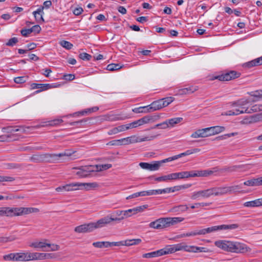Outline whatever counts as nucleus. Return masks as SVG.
Masks as SVG:
<instances>
[{
  "label": "nucleus",
  "mask_w": 262,
  "mask_h": 262,
  "mask_svg": "<svg viewBox=\"0 0 262 262\" xmlns=\"http://www.w3.org/2000/svg\"><path fill=\"white\" fill-rule=\"evenodd\" d=\"M170 226L174 225L184 220V218L180 217H168Z\"/></svg>",
  "instance_id": "obj_36"
},
{
  "label": "nucleus",
  "mask_w": 262,
  "mask_h": 262,
  "mask_svg": "<svg viewBox=\"0 0 262 262\" xmlns=\"http://www.w3.org/2000/svg\"><path fill=\"white\" fill-rule=\"evenodd\" d=\"M18 41L17 37H12L10 38L7 42L6 43L7 46L13 47Z\"/></svg>",
  "instance_id": "obj_51"
},
{
  "label": "nucleus",
  "mask_w": 262,
  "mask_h": 262,
  "mask_svg": "<svg viewBox=\"0 0 262 262\" xmlns=\"http://www.w3.org/2000/svg\"><path fill=\"white\" fill-rule=\"evenodd\" d=\"M161 229L170 227L168 217H161L159 219Z\"/></svg>",
  "instance_id": "obj_30"
},
{
  "label": "nucleus",
  "mask_w": 262,
  "mask_h": 262,
  "mask_svg": "<svg viewBox=\"0 0 262 262\" xmlns=\"http://www.w3.org/2000/svg\"><path fill=\"white\" fill-rule=\"evenodd\" d=\"M241 74L235 71H231L225 74H223L214 77V79H218L220 81H229L232 79L238 78L240 76Z\"/></svg>",
  "instance_id": "obj_7"
},
{
  "label": "nucleus",
  "mask_w": 262,
  "mask_h": 262,
  "mask_svg": "<svg viewBox=\"0 0 262 262\" xmlns=\"http://www.w3.org/2000/svg\"><path fill=\"white\" fill-rule=\"evenodd\" d=\"M3 132L7 133H12L13 132H20L21 133H25L26 132V128L23 126H7L4 127L2 129Z\"/></svg>",
  "instance_id": "obj_16"
},
{
  "label": "nucleus",
  "mask_w": 262,
  "mask_h": 262,
  "mask_svg": "<svg viewBox=\"0 0 262 262\" xmlns=\"http://www.w3.org/2000/svg\"><path fill=\"white\" fill-rule=\"evenodd\" d=\"M207 130L208 129L205 128L198 129L191 134V137L193 138L206 137V136L207 135L205 134L206 133Z\"/></svg>",
  "instance_id": "obj_26"
},
{
  "label": "nucleus",
  "mask_w": 262,
  "mask_h": 262,
  "mask_svg": "<svg viewBox=\"0 0 262 262\" xmlns=\"http://www.w3.org/2000/svg\"><path fill=\"white\" fill-rule=\"evenodd\" d=\"M215 245L228 252H231L232 242L229 241H218L215 242Z\"/></svg>",
  "instance_id": "obj_13"
},
{
  "label": "nucleus",
  "mask_w": 262,
  "mask_h": 262,
  "mask_svg": "<svg viewBox=\"0 0 262 262\" xmlns=\"http://www.w3.org/2000/svg\"><path fill=\"white\" fill-rule=\"evenodd\" d=\"M166 162L164 159L161 161H154L153 163L141 162L139 163V166L142 169L149 170L150 171H155L159 169L162 164Z\"/></svg>",
  "instance_id": "obj_5"
},
{
  "label": "nucleus",
  "mask_w": 262,
  "mask_h": 262,
  "mask_svg": "<svg viewBox=\"0 0 262 262\" xmlns=\"http://www.w3.org/2000/svg\"><path fill=\"white\" fill-rule=\"evenodd\" d=\"M161 250H159L156 251L151 252L150 253H145L143 254L142 257L143 258H152L162 256Z\"/></svg>",
  "instance_id": "obj_29"
},
{
  "label": "nucleus",
  "mask_w": 262,
  "mask_h": 262,
  "mask_svg": "<svg viewBox=\"0 0 262 262\" xmlns=\"http://www.w3.org/2000/svg\"><path fill=\"white\" fill-rule=\"evenodd\" d=\"M16 261H26V254L25 252L16 253Z\"/></svg>",
  "instance_id": "obj_40"
},
{
  "label": "nucleus",
  "mask_w": 262,
  "mask_h": 262,
  "mask_svg": "<svg viewBox=\"0 0 262 262\" xmlns=\"http://www.w3.org/2000/svg\"><path fill=\"white\" fill-rule=\"evenodd\" d=\"M262 65V56L250 61L247 62L243 64V67L248 69L254 67Z\"/></svg>",
  "instance_id": "obj_19"
},
{
  "label": "nucleus",
  "mask_w": 262,
  "mask_h": 262,
  "mask_svg": "<svg viewBox=\"0 0 262 262\" xmlns=\"http://www.w3.org/2000/svg\"><path fill=\"white\" fill-rule=\"evenodd\" d=\"M119 220L117 219V217H109L108 216L104 217L99 220L97 222L95 223L96 229L101 228L105 226V225L109 224L112 221L118 222Z\"/></svg>",
  "instance_id": "obj_12"
},
{
  "label": "nucleus",
  "mask_w": 262,
  "mask_h": 262,
  "mask_svg": "<svg viewBox=\"0 0 262 262\" xmlns=\"http://www.w3.org/2000/svg\"><path fill=\"white\" fill-rule=\"evenodd\" d=\"M198 90L196 86H189L179 90V94L181 95H187L191 94Z\"/></svg>",
  "instance_id": "obj_27"
},
{
  "label": "nucleus",
  "mask_w": 262,
  "mask_h": 262,
  "mask_svg": "<svg viewBox=\"0 0 262 262\" xmlns=\"http://www.w3.org/2000/svg\"><path fill=\"white\" fill-rule=\"evenodd\" d=\"M179 179H182L184 178H188L191 177V171H182L178 172Z\"/></svg>",
  "instance_id": "obj_47"
},
{
  "label": "nucleus",
  "mask_w": 262,
  "mask_h": 262,
  "mask_svg": "<svg viewBox=\"0 0 262 262\" xmlns=\"http://www.w3.org/2000/svg\"><path fill=\"white\" fill-rule=\"evenodd\" d=\"M27 76H20L15 77L14 81L16 83H23L27 81Z\"/></svg>",
  "instance_id": "obj_52"
},
{
  "label": "nucleus",
  "mask_w": 262,
  "mask_h": 262,
  "mask_svg": "<svg viewBox=\"0 0 262 262\" xmlns=\"http://www.w3.org/2000/svg\"><path fill=\"white\" fill-rule=\"evenodd\" d=\"M32 32L30 29H24L20 31L21 34L25 37H27Z\"/></svg>",
  "instance_id": "obj_62"
},
{
  "label": "nucleus",
  "mask_w": 262,
  "mask_h": 262,
  "mask_svg": "<svg viewBox=\"0 0 262 262\" xmlns=\"http://www.w3.org/2000/svg\"><path fill=\"white\" fill-rule=\"evenodd\" d=\"M251 249L245 244L236 242H232L231 252L236 253H245L250 252Z\"/></svg>",
  "instance_id": "obj_6"
},
{
  "label": "nucleus",
  "mask_w": 262,
  "mask_h": 262,
  "mask_svg": "<svg viewBox=\"0 0 262 262\" xmlns=\"http://www.w3.org/2000/svg\"><path fill=\"white\" fill-rule=\"evenodd\" d=\"M211 190L212 195L219 196L226 194L227 193L226 186L212 187L211 188Z\"/></svg>",
  "instance_id": "obj_21"
},
{
  "label": "nucleus",
  "mask_w": 262,
  "mask_h": 262,
  "mask_svg": "<svg viewBox=\"0 0 262 262\" xmlns=\"http://www.w3.org/2000/svg\"><path fill=\"white\" fill-rule=\"evenodd\" d=\"M82 169L83 170V172L84 173H86L89 174V173H90L91 172H94L98 170L97 169H96L95 166H87L84 167H82Z\"/></svg>",
  "instance_id": "obj_42"
},
{
  "label": "nucleus",
  "mask_w": 262,
  "mask_h": 262,
  "mask_svg": "<svg viewBox=\"0 0 262 262\" xmlns=\"http://www.w3.org/2000/svg\"><path fill=\"white\" fill-rule=\"evenodd\" d=\"M211 196H212V193L210 188L205 190L193 192L192 194L191 198L192 200H196L200 198H208Z\"/></svg>",
  "instance_id": "obj_10"
},
{
  "label": "nucleus",
  "mask_w": 262,
  "mask_h": 262,
  "mask_svg": "<svg viewBox=\"0 0 262 262\" xmlns=\"http://www.w3.org/2000/svg\"><path fill=\"white\" fill-rule=\"evenodd\" d=\"M183 120V118L181 117H178V118H171L170 119H168L167 120H166V122L167 123V125L169 127H172L175 124H178L180 123L181 121H182Z\"/></svg>",
  "instance_id": "obj_31"
},
{
  "label": "nucleus",
  "mask_w": 262,
  "mask_h": 262,
  "mask_svg": "<svg viewBox=\"0 0 262 262\" xmlns=\"http://www.w3.org/2000/svg\"><path fill=\"white\" fill-rule=\"evenodd\" d=\"M33 14L38 23H40L44 22V19L42 17V15L43 14V7L39 8L36 11H34Z\"/></svg>",
  "instance_id": "obj_24"
},
{
  "label": "nucleus",
  "mask_w": 262,
  "mask_h": 262,
  "mask_svg": "<svg viewBox=\"0 0 262 262\" xmlns=\"http://www.w3.org/2000/svg\"><path fill=\"white\" fill-rule=\"evenodd\" d=\"M39 210L33 207H7V216H20L32 213H37Z\"/></svg>",
  "instance_id": "obj_1"
},
{
  "label": "nucleus",
  "mask_w": 262,
  "mask_h": 262,
  "mask_svg": "<svg viewBox=\"0 0 262 262\" xmlns=\"http://www.w3.org/2000/svg\"><path fill=\"white\" fill-rule=\"evenodd\" d=\"M188 209V207L186 205H180L173 207L170 210V212L177 213L180 214L187 211Z\"/></svg>",
  "instance_id": "obj_25"
},
{
  "label": "nucleus",
  "mask_w": 262,
  "mask_h": 262,
  "mask_svg": "<svg viewBox=\"0 0 262 262\" xmlns=\"http://www.w3.org/2000/svg\"><path fill=\"white\" fill-rule=\"evenodd\" d=\"M205 249L206 248L204 247H199L194 246H187L185 245H184L183 246V250L189 252H206Z\"/></svg>",
  "instance_id": "obj_22"
},
{
  "label": "nucleus",
  "mask_w": 262,
  "mask_h": 262,
  "mask_svg": "<svg viewBox=\"0 0 262 262\" xmlns=\"http://www.w3.org/2000/svg\"><path fill=\"white\" fill-rule=\"evenodd\" d=\"M186 156V155H185V153L184 152L181 153L178 155H176V156L166 158V159H164V161H166V162H170V161L177 160L178 158H181L182 157Z\"/></svg>",
  "instance_id": "obj_44"
},
{
  "label": "nucleus",
  "mask_w": 262,
  "mask_h": 262,
  "mask_svg": "<svg viewBox=\"0 0 262 262\" xmlns=\"http://www.w3.org/2000/svg\"><path fill=\"white\" fill-rule=\"evenodd\" d=\"M79 57L83 60L89 61L91 60L92 56L86 53H82L79 55Z\"/></svg>",
  "instance_id": "obj_54"
},
{
  "label": "nucleus",
  "mask_w": 262,
  "mask_h": 262,
  "mask_svg": "<svg viewBox=\"0 0 262 262\" xmlns=\"http://www.w3.org/2000/svg\"><path fill=\"white\" fill-rule=\"evenodd\" d=\"M246 110H244V111H238L236 112V114H243V113H247L251 114L255 112H257L259 111H262V106L261 104H255L252 106L250 108L246 107Z\"/></svg>",
  "instance_id": "obj_17"
},
{
  "label": "nucleus",
  "mask_w": 262,
  "mask_h": 262,
  "mask_svg": "<svg viewBox=\"0 0 262 262\" xmlns=\"http://www.w3.org/2000/svg\"><path fill=\"white\" fill-rule=\"evenodd\" d=\"M93 246L96 248H108L112 246H117L116 242H97L93 243Z\"/></svg>",
  "instance_id": "obj_20"
},
{
  "label": "nucleus",
  "mask_w": 262,
  "mask_h": 262,
  "mask_svg": "<svg viewBox=\"0 0 262 262\" xmlns=\"http://www.w3.org/2000/svg\"><path fill=\"white\" fill-rule=\"evenodd\" d=\"M238 227V225L236 224L231 225H222L220 226H214L207 228L202 229L199 230L200 235L206 234L215 232L219 230H232L235 229Z\"/></svg>",
  "instance_id": "obj_4"
},
{
  "label": "nucleus",
  "mask_w": 262,
  "mask_h": 262,
  "mask_svg": "<svg viewBox=\"0 0 262 262\" xmlns=\"http://www.w3.org/2000/svg\"><path fill=\"white\" fill-rule=\"evenodd\" d=\"M86 122H87V119H83L79 121L70 122V125L71 126H80L82 123H85Z\"/></svg>",
  "instance_id": "obj_60"
},
{
  "label": "nucleus",
  "mask_w": 262,
  "mask_h": 262,
  "mask_svg": "<svg viewBox=\"0 0 262 262\" xmlns=\"http://www.w3.org/2000/svg\"><path fill=\"white\" fill-rule=\"evenodd\" d=\"M244 184L248 186H262L261 178L260 177L247 180L244 183Z\"/></svg>",
  "instance_id": "obj_23"
},
{
  "label": "nucleus",
  "mask_w": 262,
  "mask_h": 262,
  "mask_svg": "<svg viewBox=\"0 0 262 262\" xmlns=\"http://www.w3.org/2000/svg\"><path fill=\"white\" fill-rule=\"evenodd\" d=\"M121 68V66H120L118 64L112 63L107 65L106 67V70L108 71H113L119 70Z\"/></svg>",
  "instance_id": "obj_45"
},
{
  "label": "nucleus",
  "mask_w": 262,
  "mask_h": 262,
  "mask_svg": "<svg viewBox=\"0 0 262 262\" xmlns=\"http://www.w3.org/2000/svg\"><path fill=\"white\" fill-rule=\"evenodd\" d=\"M146 206L145 205H143L142 206H139L136 208H132L133 211V214H136L138 212H141L143 210L144 208H146Z\"/></svg>",
  "instance_id": "obj_61"
},
{
  "label": "nucleus",
  "mask_w": 262,
  "mask_h": 262,
  "mask_svg": "<svg viewBox=\"0 0 262 262\" xmlns=\"http://www.w3.org/2000/svg\"><path fill=\"white\" fill-rule=\"evenodd\" d=\"M161 253H162V255L176 252L174 245L169 246L165 248L161 249Z\"/></svg>",
  "instance_id": "obj_34"
},
{
  "label": "nucleus",
  "mask_w": 262,
  "mask_h": 262,
  "mask_svg": "<svg viewBox=\"0 0 262 262\" xmlns=\"http://www.w3.org/2000/svg\"><path fill=\"white\" fill-rule=\"evenodd\" d=\"M162 100V104H164V107L168 106L170 103L173 101L174 98L173 97H168L161 99Z\"/></svg>",
  "instance_id": "obj_49"
},
{
  "label": "nucleus",
  "mask_w": 262,
  "mask_h": 262,
  "mask_svg": "<svg viewBox=\"0 0 262 262\" xmlns=\"http://www.w3.org/2000/svg\"><path fill=\"white\" fill-rule=\"evenodd\" d=\"M224 129L225 127L221 126H212V130H213V135L223 132Z\"/></svg>",
  "instance_id": "obj_50"
},
{
  "label": "nucleus",
  "mask_w": 262,
  "mask_h": 262,
  "mask_svg": "<svg viewBox=\"0 0 262 262\" xmlns=\"http://www.w3.org/2000/svg\"><path fill=\"white\" fill-rule=\"evenodd\" d=\"M248 103V100L244 99H242L236 101L231 102V106L234 108L231 110L227 111L225 113V115L228 116L239 115V114H236L237 111H244V110H246V107L244 106Z\"/></svg>",
  "instance_id": "obj_3"
},
{
  "label": "nucleus",
  "mask_w": 262,
  "mask_h": 262,
  "mask_svg": "<svg viewBox=\"0 0 262 262\" xmlns=\"http://www.w3.org/2000/svg\"><path fill=\"white\" fill-rule=\"evenodd\" d=\"M168 127V125L166 121L163 122L161 123L157 124L151 127L152 129H154L156 128H159L161 129H166Z\"/></svg>",
  "instance_id": "obj_56"
},
{
  "label": "nucleus",
  "mask_w": 262,
  "mask_h": 262,
  "mask_svg": "<svg viewBox=\"0 0 262 262\" xmlns=\"http://www.w3.org/2000/svg\"><path fill=\"white\" fill-rule=\"evenodd\" d=\"M15 179L13 177L8 176H0V182H12Z\"/></svg>",
  "instance_id": "obj_57"
},
{
  "label": "nucleus",
  "mask_w": 262,
  "mask_h": 262,
  "mask_svg": "<svg viewBox=\"0 0 262 262\" xmlns=\"http://www.w3.org/2000/svg\"><path fill=\"white\" fill-rule=\"evenodd\" d=\"M155 181H158V182L166 181L170 180L169 174L168 175L163 176L156 178L155 179Z\"/></svg>",
  "instance_id": "obj_59"
},
{
  "label": "nucleus",
  "mask_w": 262,
  "mask_h": 262,
  "mask_svg": "<svg viewBox=\"0 0 262 262\" xmlns=\"http://www.w3.org/2000/svg\"><path fill=\"white\" fill-rule=\"evenodd\" d=\"M200 150H201V149L199 148H193L191 149L187 150L186 151H185L184 152L185 153V155L186 156H188V155H190L194 154V153H196V152H200Z\"/></svg>",
  "instance_id": "obj_63"
},
{
  "label": "nucleus",
  "mask_w": 262,
  "mask_h": 262,
  "mask_svg": "<svg viewBox=\"0 0 262 262\" xmlns=\"http://www.w3.org/2000/svg\"><path fill=\"white\" fill-rule=\"evenodd\" d=\"M162 100L159 99L152 102L150 105L146 106L147 107V112H150L160 110L164 107V105L162 104Z\"/></svg>",
  "instance_id": "obj_15"
},
{
  "label": "nucleus",
  "mask_w": 262,
  "mask_h": 262,
  "mask_svg": "<svg viewBox=\"0 0 262 262\" xmlns=\"http://www.w3.org/2000/svg\"><path fill=\"white\" fill-rule=\"evenodd\" d=\"M59 44L61 46L63 47L64 48L67 50H70L72 48L73 45L72 43L70 42L69 41L66 40H62L59 42Z\"/></svg>",
  "instance_id": "obj_43"
},
{
  "label": "nucleus",
  "mask_w": 262,
  "mask_h": 262,
  "mask_svg": "<svg viewBox=\"0 0 262 262\" xmlns=\"http://www.w3.org/2000/svg\"><path fill=\"white\" fill-rule=\"evenodd\" d=\"M96 183H73L63 186L66 191H73L77 189H85L89 190L92 188L98 187Z\"/></svg>",
  "instance_id": "obj_2"
},
{
  "label": "nucleus",
  "mask_w": 262,
  "mask_h": 262,
  "mask_svg": "<svg viewBox=\"0 0 262 262\" xmlns=\"http://www.w3.org/2000/svg\"><path fill=\"white\" fill-rule=\"evenodd\" d=\"M213 171L211 170H192L191 171V177H208L211 175Z\"/></svg>",
  "instance_id": "obj_18"
},
{
  "label": "nucleus",
  "mask_w": 262,
  "mask_h": 262,
  "mask_svg": "<svg viewBox=\"0 0 262 262\" xmlns=\"http://www.w3.org/2000/svg\"><path fill=\"white\" fill-rule=\"evenodd\" d=\"M76 152V150L72 149H66L63 152L59 154H52L53 162H57L59 161V158L62 157H70Z\"/></svg>",
  "instance_id": "obj_14"
},
{
  "label": "nucleus",
  "mask_w": 262,
  "mask_h": 262,
  "mask_svg": "<svg viewBox=\"0 0 262 262\" xmlns=\"http://www.w3.org/2000/svg\"><path fill=\"white\" fill-rule=\"evenodd\" d=\"M116 244H117V246H130L134 245L133 239L117 242H116Z\"/></svg>",
  "instance_id": "obj_37"
},
{
  "label": "nucleus",
  "mask_w": 262,
  "mask_h": 262,
  "mask_svg": "<svg viewBox=\"0 0 262 262\" xmlns=\"http://www.w3.org/2000/svg\"><path fill=\"white\" fill-rule=\"evenodd\" d=\"M122 118L120 117L118 115H110L107 116L106 119V120L109 121H115L117 120H121Z\"/></svg>",
  "instance_id": "obj_53"
},
{
  "label": "nucleus",
  "mask_w": 262,
  "mask_h": 262,
  "mask_svg": "<svg viewBox=\"0 0 262 262\" xmlns=\"http://www.w3.org/2000/svg\"><path fill=\"white\" fill-rule=\"evenodd\" d=\"M46 246H48L49 247L51 248L50 250H43L45 251H57L59 249V246L56 244H47Z\"/></svg>",
  "instance_id": "obj_55"
},
{
  "label": "nucleus",
  "mask_w": 262,
  "mask_h": 262,
  "mask_svg": "<svg viewBox=\"0 0 262 262\" xmlns=\"http://www.w3.org/2000/svg\"><path fill=\"white\" fill-rule=\"evenodd\" d=\"M158 135H154L151 136H147L145 137L141 138L140 137L137 136L136 135H133L130 137H128L129 138V142L130 144L141 142L143 141H151L156 138Z\"/></svg>",
  "instance_id": "obj_11"
},
{
  "label": "nucleus",
  "mask_w": 262,
  "mask_h": 262,
  "mask_svg": "<svg viewBox=\"0 0 262 262\" xmlns=\"http://www.w3.org/2000/svg\"><path fill=\"white\" fill-rule=\"evenodd\" d=\"M160 224L159 223V219L155 221L151 222L149 224V227L151 228L155 229H161Z\"/></svg>",
  "instance_id": "obj_46"
},
{
  "label": "nucleus",
  "mask_w": 262,
  "mask_h": 262,
  "mask_svg": "<svg viewBox=\"0 0 262 262\" xmlns=\"http://www.w3.org/2000/svg\"><path fill=\"white\" fill-rule=\"evenodd\" d=\"M227 193H232L236 192H239V190L242 189L240 185L226 186Z\"/></svg>",
  "instance_id": "obj_33"
},
{
  "label": "nucleus",
  "mask_w": 262,
  "mask_h": 262,
  "mask_svg": "<svg viewBox=\"0 0 262 262\" xmlns=\"http://www.w3.org/2000/svg\"><path fill=\"white\" fill-rule=\"evenodd\" d=\"M48 122V124H46V125H41L39 126H37V127H41V126H45L47 125L50 126H56L57 125L60 124L62 122H63V120L61 119H56L53 120H51Z\"/></svg>",
  "instance_id": "obj_35"
},
{
  "label": "nucleus",
  "mask_w": 262,
  "mask_h": 262,
  "mask_svg": "<svg viewBox=\"0 0 262 262\" xmlns=\"http://www.w3.org/2000/svg\"><path fill=\"white\" fill-rule=\"evenodd\" d=\"M96 229L95 223L83 224L75 228L74 231L77 233L91 232Z\"/></svg>",
  "instance_id": "obj_8"
},
{
  "label": "nucleus",
  "mask_w": 262,
  "mask_h": 262,
  "mask_svg": "<svg viewBox=\"0 0 262 262\" xmlns=\"http://www.w3.org/2000/svg\"><path fill=\"white\" fill-rule=\"evenodd\" d=\"M133 214V211L132 209H129L126 210H123L122 216L117 217L119 220L118 222H120L121 221L124 220L125 219L130 217Z\"/></svg>",
  "instance_id": "obj_28"
},
{
  "label": "nucleus",
  "mask_w": 262,
  "mask_h": 262,
  "mask_svg": "<svg viewBox=\"0 0 262 262\" xmlns=\"http://www.w3.org/2000/svg\"><path fill=\"white\" fill-rule=\"evenodd\" d=\"M46 244H47V243H45L42 242H35L32 243L30 245V247H33L34 248H45L46 247Z\"/></svg>",
  "instance_id": "obj_39"
},
{
  "label": "nucleus",
  "mask_w": 262,
  "mask_h": 262,
  "mask_svg": "<svg viewBox=\"0 0 262 262\" xmlns=\"http://www.w3.org/2000/svg\"><path fill=\"white\" fill-rule=\"evenodd\" d=\"M156 117L153 116H146L140 119L141 124H144L150 122H154L155 121Z\"/></svg>",
  "instance_id": "obj_32"
},
{
  "label": "nucleus",
  "mask_w": 262,
  "mask_h": 262,
  "mask_svg": "<svg viewBox=\"0 0 262 262\" xmlns=\"http://www.w3.org/2000/svg\"><path fill=\"white\" fill-rule=\"evenodd\" d=\"M112 166L111 164H105L99 165H95L96 169H97L96 171H100L108 169L111 168Z\"/></svg>",
  "instance_id": "obj_41"
},
{
  "label": "nucleus",
  "mask_w": 262,
  "mask_h": 262,
  "mask_svg": "<svg viewBox=\"0 0 262 262\" xmlns=\"http://www.w3.org/2000/svg\"><path fill=\"white\" fill-rule=\"evenodd\" d=\"M31 160L35 162H53L51 154H45L42 155H33L31 157Z\"/></svg>",
  "instance_id": "obj_9"
},
{
  "label": "nucleus",
  "mask_w": 262,
  "mask_h": 262,
  "mask_svg": "<svg viewBox=\"0 0 262 262\" xmlns=\"http://www.w3.org/2000/svg\"><path fill=\"white\" fill-rule=\"evenodd\" d=\"M251 96L256 98L257 99L253 100V101L258 100V99L262 98V94H260V92L258 91H256L254 92H251L250 93Z\"/></svg>",
  "instance_id": "obj_58"
},
{
  "label": "nucleus",
  "mask_w": 262,
  "mask_h": 262,
  "mask_svg": "<svg viewBox=\"0 0 262 262\" xmlns=\"http://www.w3.org/2000/svg\"><path fill=\"white\" fill-rule=\"evenodd\" d=\"M16 253H11L3 256V259L5 260L16 261Z\"/></svg>",
  "instance_id": "obj_48"
},
{
  "label": "nucleus",
  "mask_w": 262,
  "mask_h": 262,
  "mask_svg": "<svg viewBox=\"0 0 262 262\" xmlns=\"http://www.w3.org/2000/svg\"><path fill=\"white\" fill-rule=\"evenodd\" d=\"M244 206L247 207H254L259 206L257 199L252 201L246 202L244 204Z\"/></svg>",
  "instance_id": "obj_38"
},
{
  "label": "nucleus",
  "mask_w": 262,
  "mask_h": 262,
  "mask_svg": "<svg viewBox=\"0 0 262 262\" xmlns=\"http://www.w3.org/2000/svg\"><path fill=\"white\" fill-rule=\"evenodd\" d=\"M107 145H121V139L118 140H114L111 141H110L107 143Z\"/></svg>",
  "instance_id": "obj_64"
}]
</instances>
